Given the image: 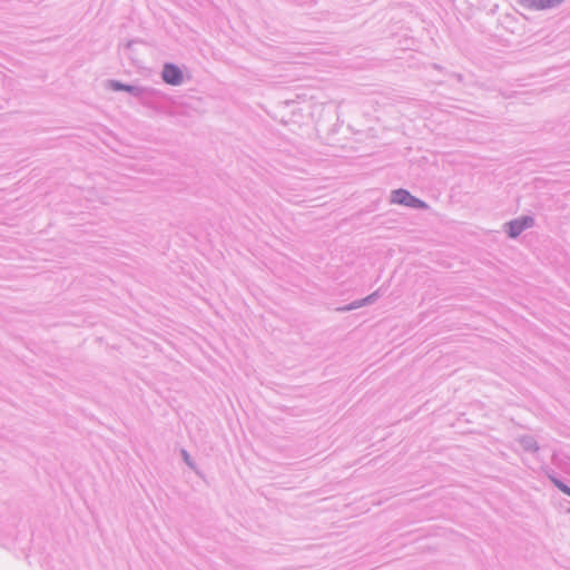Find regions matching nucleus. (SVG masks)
Here are the masks:
<instances>
[{
    "mask_svg": "<svg viewBox=\"0 0 570 570\" xmlns=\"http://www.w3.org/2000/svg\"><path fill=\"white\" fill-rule=\"evenodd\" d=\"M554 484L563 492L566 493L567 495L570 497V488L567 487L566 484H563L562 482L560 481H557L554 480Z\"/></svg>",
    "mask_w": 570,
    "mask_h": 570,
    "instance_id": "obj_6",
    "label": "nucleus"
},
{
    "mask_svg": "<svg viewBox=\"0 0 570 570\" xmlns=\"http://www.w3.org/2000/svg\"><path fill=\"white\" fill-rule=\"evenodd\" d=\"M391 203L403 205L405 207L415 208V209H426L428 204L415 196L411 195V193L406 189L400 188L395 189L391 194Z\"/></svg>",
    "mask_w": 570,
    "mask_h": 570,
    "instance_id": "obj_1",
    "label": "nucleus"
},
{
    "mask_svg": "<svg viewBox=\"0 0 570 570\" xmlns=\"http://www.w3.org/2000/svg\"><path fill=\"white\" fill-rule=\"evenodd\" d=\"M377 296V293H373L371 295H368L367 297L363 298V299H360V301H354L352 302L351 304L348 305H344L342 307H338L337 311H352V309H356L365 304H371L375 301Z\"/></svg>",
    "mask_w": 570,
    "mask_h": 570,
    "instance_id": "obj_5",
    "label": "nucleus"
},
{
    "mask_svg": "<svg viewBox=\"0 0 570 570\" xmlns=\"http://www.w3.org/2000/svg\"><path fill=\"white\" fill-rule=\"evenodd\" d=\"M534 226L532 216H521L504 224V230L510 238H517L525 229Z\"/></svg>",
    "mask_w": 570,
    "mask_h": 570,
    "instance_id": "obj_2",
    "label": "nucleus"
},
{
    "mask_svg": "<svg viewBox=\"0 0 570 570\" xmlns=\"http://www.w3.org/2000/svg\"><path fill=\"white\" fill-rule=\"evenodd\" d=\"M161 78L170 86H180L184 81V75L180 68L169 62L164 65Z\"/></svg>",
    "mask_w": 570,
    "mask_h": 570,
    "instance_id": "obj_3",
    "label": "nucleus"
},
{
    "mask_svg": "<svg viewBox=\"0 0 570 570\" xmlns=\"http://www.w3.org/2000/svg\"><path fill=\"white\" fill-rule=\"evenodd\" d=\"M109 87L115 91H120V90L127 91L135 97H141L145 92V89L142 87L125 85L118 80H110Z\"/></svg>",
    "mask_w": 570,
    "mask_h": 570,
    "instance_id": "obj_4",
    "label": "nucleus"
}]
</instances>
